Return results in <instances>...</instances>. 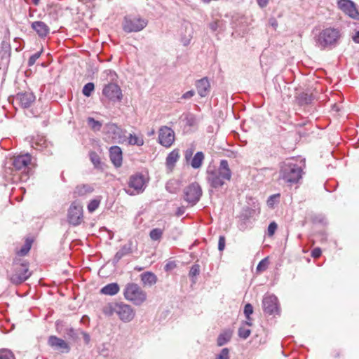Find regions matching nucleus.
Returning <instances> with one entry per match:
<instances>
[{"label": "nucleus", "mask_w": 359, "mask_h": 359, "mask_svg": "<svg viewBox=\"0 0 359 359\" xmlns=\"http://www.w3.org/2000/svg\"><path fill=\"white\" fill-rule=\"evenodd\" d=\"M109 157L115 167L118 168L122 165V150L118 146H112L110 147Z\"/></svg>", "instance_id": "19"}, {"label": "nucleus", "mask_w": 359, "mask_h": 359, "mask_svg": "<svg viewBox=\"0 0 359 359\" xmlns=\"http://www.w3.org/2000/svg\"><path fill=\"white\" fill-rule=\"evenodd\" d=\"M184 200L191 205L196 204L202 195V189L198 183H192L184 190Z\"/></svg>", "instance_id": "9"}, {"label": "nucleus", "mask_w": 359, "mask_h": 359, "mask_svg": "<svg viewBox=\"0 0 359 359\" xmlns=\"http://www.w3.org/2000/svg\"><path fill=\"white\" fill-rule=\"evenodd\" d=\"M123 295L126 299L131 302L136 306L142 305L147 299V293L137 284L133 283H127L123 290Z\"/></svg>", "instance_id": "6"}, {"label": "nucleus", "mask_w": 359, "mask_h": 359, "mask_svg": "<svg viewBox=\"0 0 359 359\" xmlns=\"http://www.w3.org/2000/svg\"><path fill=\"white\" fill-rule=\"evenodd\" d=\"M36 146H39V148H36L37 149L41 150L43 147H47L46 140L43 139V137H41L39 140H36L34 142Z\"/></svg>", "instance_id": "51"}, {"label": "nucleus", "mask_w": 359, "mask_h": 359, "mask_svg": "<svg viewBox=\"0 0 359 359\" xmlns=\"http://www.w3.org/2000/svg\"><path fill=\"white\" fill-rule=\"evenodd\" d=\"M120 287L116 283H112L104 286L100 292L106 295H115L119 292Z\"/></svg>", "instance_id": "28"}, {"label": "nucleus", "mask_w": 359, "mask_h": 359, "mask_svg": "<svg viewBox=\"0 0 359 359\" xmlns=\"http://www.w3.org/2000/svg\"><path fill=\"white\" fill-rule=\"evenodd\" d=\"M62 11L60 6L53 4L48 6L47 13L53 20H57Z\"/></svg>", "instance_id": "29"}, {"label": "nucleus", "mask_w": 359, "mask_h": 359, "mask_svg": "<svg viewBox=\"0 0 359 359\" xmlns=\"http://www.w3.org/2000/svg\"><path fill=\"white\" fill-rule=\"evenodd\" d=\"M341 37L340 32L336 28H326L314 36L316 46L320 49L332 48L338 43Z\"/></svg>", "instance_id": "4"}, {"label": "nucleus", "mask_w": 359, "mask_h": 359, "mask_svg": "<svg viewBox=\"0 0 359 359\" xmlns=\"http://www.w3.org/2000/svg\"><path fill=\"white\" fill-rule=\"evenodd\" d=\"M304 167V160H287L280 167V179L290 185L296 184L302 178Z\"/></svg>", "instance_id": "3"}, {"label": "nucleus", "mask_w": 359, "mask_h": 359, "mask_svg": "<svg viewBox=\"0 0 359 359\" xmlns=\"http://www.w3.org/2000/svg\"><path fill=\"white\" fill-rule=\"evenodd\" d=\"M195 95V91L194 90H191L184 93L181 98L183 99H190Z\"/></svg>", "instance_id": "56"}, {"label": "nucleus", "mask_w": 359, "mask_h": 359, "mask_svg": "<svg viewBox=\"0 0 359 359\" xmlns=\"http://www.w3.org/2000/svg\"><path fill=\"white\" fill-rule=\"evenodd\" d=\"M90 158L92 163L95 165H98L100 163V160L99 156L95 151H91L90 153Z\"/></svg>", "instance_id": "49"}, {"label": "nucleus", "mask_w": 359, "mask_h": 359, "mask_svg": "<svg viewBox=\"0 0 359 359\" xmlns=\"http://www.w3.org/2000/svg\"><path fill=\"white\" fill-rule=\"evenodd\" d=\"M225 248V237L224 236H220L218 241V250L219 251H223Z\"/></svg>", "instance_id": "54"}, {"label": "nucleus", "mask_w": 359, "mask_h": 359, "mask_svg": "<svg viewBox=\"0 0 359 359\" xmlns=\"http://www.w3.org/2000/svg\"><path fill=\"white\" fill-rule=\"evenodd\" d=\"M0 359H15L13 353L8 349H0Z\"/></svg>", "instance_id": "41"}, {"label": "nucleus", "mask_w": 359, "mask_h": 359, "mask_svg": "<svg viewBox=\"0 0 359 359\" xmlns=\"http://www.w3.org/2000/svg\"><path fill=\"white\" fill-rule=\"evenodd\" d=\"M101 200L99 198L91 200L88 205V210L92 213L95 211L100 204Z\"/></svg>", "instance_id": "38"}, {"label": "nucleus", "mask_w": 359, "mask_h": 359, "mask_svg": "<svg viewBox=\"0 0 359 359\" xmlns=\"http://www.w3.org/2000/svg\"><path fill=\"white\" fill-rule=\"evenodd\" d=\"M280 196V194H276L270 196L266 201L267 205L269 208H273L275 204H276L279 202Z\"/></svg>", "instance_id": "40"}, {"label": "nucleus", "mask_w": 359, "mask_h": 359, "mask_svg": "<svg viewBox=\"0 0 359 359\" xmlns=\"http://www.w3.org/2000/svg\"><path fill=\"white\" fill-rule=\"evenodd\" d=\"M42 52H43V50H41L40 51H38L30 56V57L28 60V62H27V65L29 67H32L35 64L36 60H38L40 57Z\"/></svg>", "instance_id": "42"}, {"label": "nucleus", "mask_w": 359, "mask_h": 359, "mask_svg": "<svg viewBox=\"0 0 359 359\" xmlns=\"http://www.w3.org/2000/svg\"><path fill=\"white\" fill-rule=\"evenodd\" d=\"M250 324L248 323H245L242 325L238 330V336L239 337H249L251 333V330L250 329Z\"/></svg>", "instance_id": "35"}, {"label": "nucleus", "mask_w": 359, "mask_h": 359, "mask_svg": "<svg viewBox=\"0 0 359 359\" xmlns=\"http://www.w3.org/2000/svg\"><path fill=\"white\" fill-rule=\"evenodd\" d=\"M163 231L161 229L155 228L149 233L150 238L154 241H160L163 236Z\"/></svg>", "instance_id": "34"}, {"label": "nucleus", "mask_w": 359, "mask_h": 359, "mask_svg": "<svg viewBox=\"0 0 359 359\" xmlns=\"http://www.w3.org/2000/svg\"><path fill=\"white\" fill-rule=\"evenodd\" d=\"M106 128L107 129V133H111L115 135L113 138H115L116 136L120 137L121 129L117 126V125L114 123H108L106 126Z\"/></svg>", "instance_id": "37"}, {"label": "nucleus", "mask_w": 359, "mask_h": 359, "mask_svg": "<svg viewBox=\"0 0 359 359\" xmlns=\"http://www.w3.org/2000/svg\"><path fill=\"white\" fill-rule=\"evenodd\" d=\"M271 26H273V27H276L277 25H278V23L276 21V20H271Z\"/></svg>", "instance_id": "61"}, {"label": "nucleus", "mask_w": 359, "mask_h": 359, "mask_svg": "<svg viewBox=\"0 0 359 359\" xmlns=\"http://www.w3.org/2000/svg\"><path fill=\"white\" fill-rule=\"evenodd\" d=\"M31 249V243L27 241L21 249L18 252V254L20 256L26 255Z\"/></svg>", "instance_id": "45"}, {"label": "nucleus", "mask_w": 359, "mask_h": 359, "mask_svg": "<svg viewBox=\"0 0 359 359\" xmlns=\"http://www.w3.org/2000/svg\"><path fill=\"white\" fill-rule=\"evenodd\" d=\"M16 100L23 108H29L34 102L35 96L32 93H21L17 95Z\"/></svg>", "instance_id": "21"}, {"label": "nucleus", "mask_w": 359, "mask_h": 359, "mask_svg": "<svg viewBox=\"0 0 359 359\" xmlns=\"http://www.w3.org/2000/svg\"><path fill=\"white\" fill-rule=\"evenodd\" d=\"M145 187L144 176L142 174L137 173L130 177L128 187L125 188L124 190L128 195L134 196L143 192Z\"/></svg>", "instance_id": "7"}, {"label": "nucleus", "mask_w": 359, "mask_h": 359, "mask_svg": "<svg viewBox=\"0 0 359 359\" xmlns=\"http://www.w3.org/2000/svg\"><path fill=\"white\" fill-rule=\"evenodd\" d=\"M312 101V96L307 93H302L299 96V102L302 104H308Z\"/></svg>", "instance_id": "44"}, {"label": "nucleus", "mask_w": 359, "mask_h": 359, "mask_svg": "<svg viewBox=\"0 0 359 359\" xmlns=\"http://www.w3.org/2000/svg\"><path fill=\"white\" fill-rule=\"evenodd\" d=\"M27 1L32 2L35 6H37L40 1V0H27Z\"/></svg>", "instance_id": "62"}, {"label": "nucleus", "mask_w": 359, "mask_h": 359, "mask_svg": "<svg viewBox=\"0 0 359 359\" xmlns=\"http://www.w3.org/2000/svg\"><path fill=\"white\" fill-rule=\"evenodd\" d=\"M116 303L108 304L103 308V313L108 316H111L114 313L116 314V310L115 309Z\"/></svg>", "instance_id": "36"}, {"label": "nucleus", "mask_w": 359, "mask_h": 359, "mask_svg": "<svg viewBox=\"0 0 359 359\" xmlns=\"http://www.w3.org/2000/svg\"><path fill=\"white\" fill-rule=\"evenodd\" d=\"M132 252V243L128 242L123 245L121 249L116 253L114 261L115 262H119V260L126 255H128Z\"/></svg>", "instance_id": "25"}, {"label": "nucleus", "mask_w": 359, "mask_h": 359, "mask_svg": "<svg viewBox=\"0 0 359 359\" xmlns=\"http://www.w3.org/2000/svg\"><path fill=\"white\" fill-rule=\"evenodd\" d=\"M221 21L215 20L209 24V27L212 32H215L221 27Z\"/></svg>", "instance_id": "52"}, {"label": "nucleus", "mask_w": 359, "mask_h": 359, "mask_svg": "<svg viewBox=\"0 0 359 359\" xmlns=\"http://www.w3.org/2000/svg\"><path fill=\"white\" fill-rule=\"evenodd\" d=\"M128 143L130 145L142 146L144 144V140L141 136L130 134L128 137Z\"/></svg>", "instance_id": "33"}, {"label": "nucleus", "mask_w": 359, "mask_h": 359, "mask_svg": "<svg viewBox=\"0 0 359 359\" xmlns=\"http://www.w3.org/2000/svg\"><path fill=\"white\" fill-rule=\"evenodd\" d=\"M253 313V307L250 304H245L244 307V313L247 318H250V316Z\"/></svg>", "instance_id": "53"}, {"label": "nucleus", "mask_w": 359, "mask_h": 359, "mask_svg": "<svg viewBox=\"0 0 359 359\" xmlns=\"http://www.w3.org/2000/svg\"><path fill=\"white\" fill-rule=\"evenodd\" d=\"M198 118L194 114L187 112L184 114L183 133H190L197 130Z\"/></svg>", "instance_id": "13"}, {"label": "nucleus", "mask_w": 359, "mask_h": 359, "mask_svg": "<svg viewBox=\"0 0 359 359\" xmlns=\"http://www.w3.org/2000/svg\"><path fill=\"white\" fill-rule=\"evenodd\" d=\"M339 8L351 18L359 20V13L355 8L354 3L350 0H339Z\"/></svg>", "instance_id": "16"}, {"label": "nucleus", "mask_w": 359, "mask_h": 359, "mask_svg": "<svg viewBox=\"0 0 359 359\" xmlns=\"http://www.w3.org/2000/svg\"><path fill=\"white\" fill-rule=\"evenodd\" d=\"M182 26L185 29V35L182 39H181V41L183 43L184 46H187L190 43V41L192 39L193 34H194V29L192 27V25L187 22H184L182 25Z\"/></svg>", "instance_id": "24"}, {"label": "nucleus", "mask_w": 359, "mask_h": 359, "mask_svg": "<svg viewBox=\"0 0 359 359\" xmlns=\"http://www.w3.org/2000/svg\"><path fill=\"white\" fill-rule=\"evenodd\" d=\"M231 170L227 160L220 161L218 168L209 165L206 170V180L211 187L218 189L231 180Z\"/></svg>", "instance_id": "2"}, {"label": "nucleus", "mask_w": 359, "mask_h": 359, "mask_svg": "<svg viewBox=\"0 0 359 359\" xmlns=\"http://www.w3.org/2000/svg\"><path fill=\"white\" fill-rule=\"evenodd\" d=\"M83 337H88V335L87 334H84Z\"/></svg>", "instance_id": "64"}, {"label": "nucleus", "mask_w": 359, "mask_h": 359, "mask_svg": "<svg viewBox=\"0 0 359 359\" xmlns=\"http://www.w3.org/2000/svg\"><path fill=\"white\" fill-rule=\"evenodd\" d=\"M141 280L145 285L152 286L157 282V276L152 272H145L141 274Z\"/></svg>", "instance_id": "27"}, {"label": "nucleus", "mask_w": 359, "mask_h": 359, "mask_svg": "<svg viewBox=\"0 0 359 359\" xmlns=\"http://www.w3.org/2000/svg\"><path fill=\"white\" fill-rule=\"evenodd\" d=\"M352 39L355 43H359V29L353 35Z\"/></svg>", "instance_id": "59"}, {"label": "nucleus", "mask_w": 359, "mask_h": 359, "mask_svg": "<svg viewBox=\"0 0 359 359\" xmlns=\"http://www.w3.org/2000/svg\"><path fill=\"white\" fill-rule=\"evenodd\" d=\"M67 218L69 224L73 226L80 224L83 221L82 205L76 201L73 202L69 208Z\"/></svg>", "instance_id": "10"}, {"label": "nucleus", "mask_w": 359, "mask_h": 359, "mask_svg": "<svg viewBox=\"0 0 359 359\" xmlns=\"http://www.w3.org/2000/svg\"><path fill=\"white\" fill-rule=\"evenodd\" d=\"M229 338H218L217 339V345L219 346H222L226 344L229 341Z\"/></svg>", "instance_id": "57"}, {"label": "nucleus", "mask_w": 359, "mask_h": 359, "mask_svg": "<svg viewBox=\"0 0 359 359\" xmlns=\"http://www.w3.org/2000/svg\"><path fill=\"white\" fill-rule=\"evenodd\" d=\"M102 93L113 102L121 101L122 98V92L120 87L114 83L106 85L102 90Z\"/></svg>", "instance_id": "14"}, {"label": "nucleus", "mask_w": 359, "mask_h": 359, "mask_svg": "<svg viewBox=\"0 0 359 359\" xmlns=\"http://www.w3.org/2000/svg\"><path fill=\"white\" fill-rule=\"evenodd\" d=\"M216 359H229V351L227 348L222 349L221 352L217 355Z\"/></svg>", "instance_id": "47"}, {"label": "nucleus", "mask_w": 359, "mask_h": 359, "mask_svg": "<svg viewBox=\"0 0 359 359\" xmlns=\"http://www.w3.org/2000/svg\"><path fill=\"white\" fill-rule=\"evenodd\" d=\"M205 154L202 151H197L194 156L184 162V166L191 167L194 170L200 169L204 162Z\"/></svg>", "instance_id": "17"}, {"label": "nucleus", "mask_w": 359, "mask_h": 359, "mask_svg": "<svg viewBox=\"0 0 359 359\" xmlns=\"http://www.w3.org/2000/svg\"><path fill=\"white\" fill-rule=\"evenodd\" d=\"M177 261L173 259L172 258H169L165 261L164 270L167 273H172L174 269L177 268Z\"/></svg>", "instance_id": "31"}, {"label": "nucleus", "mask_w": 359, "mask_h": 359, "mask_svg": "<svg viewBox=\"0 0 359 359\" xmlns=\"http://www.w3.org/2000/svg\"><path fill=\"white\" fill-rule=\"evenodd\" d=\"M94 188L90 184H80L74 191V196H84L92 193Z\"/></svg>", "instance_id": "26"}, {"label": "nucleus", "mask_w": 359, "mask_h": 359, "mask_svg": "<svg viewBox=\"0 0 359 359\" xmlns=\"http://www.w3.org/2000/svg\"><path fill=\"white\" fill-rule=\"evenodd\" d=\"M32 156L29 154L19 155L7 161L4 168V178L8 182H26L29 177V164Z\"/></svg>", "instance_id": "1"}, {"label": "nucleus", "mask_w": 359, "mask_h": 359, "mask_svg": "<svg viewBox=\"0 0 359 359\" xmlns=\"http://www.w3.org/2000/svg\"><path fill=\"white\" fill-rule=\"evenodd\" d=\"M322 254L321 249L320 248H316L311 251V256L313 258H318Z\"/></svg>", "instance_id": "55"}, {"label": "nucleus", "mask_w": 359, "mask_h": 359, "mask_svg": "<svg viewBox=\"0 0 359 359\" xmlns=\"http://www.w3.org/2000/svg\"><path fill=\"white\" fill-rule=\"evenodd\" d=\"M166 189L172 194H177L180 190V181L170 180L166 184Z\"/></svg>", "instance_id": "30"}, {"label": "nucleus", "mask_w": 359, "mask_h": 359, "mask_svg": "<svg viewBox=\"0 0 359 359\" xmlns=\"http://www.w3.org/2000/svg\"><path fill=\"white\" fill-rule=\"evenodd\" d=\"M278 225L275 222H272L269 224L267 229V234L269 236H272L276 230L277 229Z\"/></svg>", "instance_id": "50"}, {"label": "nucleus", "mask_w": 359, "mask_h": 359, "mask_svg": "<svg viewBox=\"0 0 359 359\" xmlns=\"http://www.w3.org/2000/svg\"><path fill=\"white\" fill-rule=\"evenodd\" d=\"M269 1V0H257L259 6L261 8H265L268 4Z\"/></svg>", "instance_id": "58"}, {"label": "nucleus", "mask_w": 359, "mask_h": 359, "mask_svg": "<svg viewBox=\"0 0 359 359\" xmlns=\"http://www.w3.org/2000/svg\"><path fill=\"white\" fill-rule=\"evenodd\" d=\"M87 123L93 131H100L102 126L101 122L95 120L93 117H88L87 118Z\"/></svg>", "instance_id": "32"}, {"label": "nucleus", "mask_w": 359, "mask_h": 359, "mask_svg": "<svg viewBox=\"0 0 359 359\" xmlns=\"http://www.w3.org/2000/svg\"><path fill=\"white\" fill-rule=\"evenodd\" d=\"M147 25L145 19L140 17L126 16L123 22V29L127 33L142 30Z\"/></svg>", "instance_id": "8"}, {"label": "nucleus", "mask_w": 359, "mask_h": 359, "mask_svg": "<svg viewBox=\"0 0 359 359\" xmlns=\"http://www.w3.org/2000/svg\"><path fill=\"white\" fill-rule=\"evenodd\" d=\"M48 344L55 351L61 353H68L69 345L62 338H49Z\"/></svg>", "instance_id": "18"}, {"label": "nucleus", "mask_w": 359, "mask_h": 359, "mask_svg": "<svg viewBox=\"0 0 359 359\" xmlns=\"http://www.w3.org/2000/svg\"><path fill=\"white\" fill-rule=\"evenodd\" d=\"M116 314L119 318L123 322L131 321L135 315V311L131 306L124 303H116Z\"/></svg>", "instance_id": "11"}, {"label": "nucleus", "mask_w": 359, "mask_h": 359, "mask_svg": "<svg viewBox=\"0 0 359 359\" xmlns=\"http://www.w3.org/2000/svg\"><path fill=\"white\" fill-rule=\"evenodd\" d=\"M31 27L41 38L46 37L50 32L49 27L42 21L33 22Z\"/></svg>", "instance_id": "22"}, {"label": "nucleus", "mask_w": 359, "mask_h": 359, "mask_svg": "<svg viewBox=\"0 0 359 359\" xmlns=\"http://www.w3.org/2000/svg\"><path fill=\"white\" fill-rule=\"evenodd\" d=\"M176 215H180V208L176 210Z\"/></svg>", "instance_id": "63"}, {"label": "nucleus", "mask_w": 359, "mask_h": 359, "mask_svg": "<svg viewBox=\"0 0 359 359\" xmlns=\"http://www.w3.org/2000/svg\"><path fill=\"white\" fill-rule=\"evenodd\" d=\"M180 156L179 150L177 149H174L171 151L166 158V168L169 172H172L176 163Z\"/></svg>", "instance_id": "23"}, {"label": "nucleus", "mask_w": 359, "mask_h": 359, "mask_svg": "<svg viewBox=\"0 0 359 359\" xmlns=\"http://www.w3.org/2000/svg\"><path fill=\"white\" fill-rule=\"evenodd\" d=\"M32 276L29 270V264L25 260H15L12 271L8 274L9 280L14 285H20Z\"/></svg>", "instance_id": "5"}, {"label": "nucleus", "mask_w": 359, "mask_h": 359, "mask_svg": "<svg viewBox=\"0 0 359 359\" xmlns=\"http://www.w3.org/2000/svg\"><path fill=\"white\" fill-rule=\"evenodd\" d=\"M81 323L86 324L89 323V318L86 316H83L81 320Z\"/></svg>", "instance_id": "60"}, {"label": "nucleus", "mask_w": 359, "mask_h": 359, "mask_svg": "<svg viewBox=\"0 0 359 359\" xmlns=\"http://www.w3.org/2000/svg\"><path fill=\"white\" fill-rule=\"evenodd\" d=\"M174 140L175 133L170 128L164 126L159 130L158 142L161 145L169 147L173 143Z\"/></svg>", "instance_id": "15"}, {"label": "nucleus", "mask_w": 359, "mask_h": 359, "mask_svg": "<svg viewBox=\"0 0 359 359\" xmlns=\"http://www.w3.org/2000/svg\"><path fill=\"white\" fill-rule=\"evenodd\" d=\"M262 306L264 311L269 315L279 313L278 298L273 294L265 296L262 301Z\"/></svg>", "instance_id": "12"}, {"label": "nucleus", "mask_w": 359, "mask_h": 359, "mask_svg": "<svg viewBox=\"0 0 359 359\" xmlns=\"http://www.w3.org/2000/svg\"><path fill=\"white\" fill-rule=\"evenodd\" d=\"M200 273V266L198 264H194L190 271H189V276L190 277H196Z\"/></svg>", "instance_id": "48"}, {"label": "nucleus", "mask_w": 359, "mask_h": 359, "mask_svg": "<svg viewBox=\"0 0 359 359\" xmlns=\"http://www.w3.org/2000/svg\"><path fill=\"white\" fill-rule=\"evenodd\" d=\"M195 149H196L195 146L192 144L189 148H188L187 149H186L184 151V162L185 161H187V159H189V158H190L191 157L193 156V154H194V152L195 151Z\"/></svg>", "instance_id": "46"}, {"label": "nucleus", "mask_w": 359, "mask_h": 359, "mask_svg": "<svg viewBox=\"0 0 359 359\" xmlns=\"http://www.w3.org/2000/svg\"><path fill=\"white\" fill-rule=\"evenodd\" d=\"M195 86L198 95L202 97L207 96L210 92V84L206 77L196 81Z\"/></svg>", "instance_id": "20"}, {"label": "nucleus", "mask_w": 359, "mask_h": 359, "mask_svg": "<svg viewBox=\"0 0 359 359\" xmlns=\"http://www.w3.org/2000/svg\"><path fill=\"white\" fill-rule=\"evenodd\" d=\"M268 265H269L268 258H264L262 260H261L259 262V263L258 264V265L257 266V271L258 272H262L267 269Z\"/></svg>", "instance_id": "43"}, {"label": "nucleus", "mask_w": 359, "mask_h": 359, "mask_svg": "<svg viewBox=\"0 0 359 359\" xmlns=\"http://www.w3.org/2000/svg\"><path fill=\"white\" fill-rule=\"evenodd\" d=\"M94 89H95L94 83L89 82L83 86V88L82 89V93L85 96L90 97L92 93L94 91Z\"/></svg>", "instance_id": "39"}]
</instances>
